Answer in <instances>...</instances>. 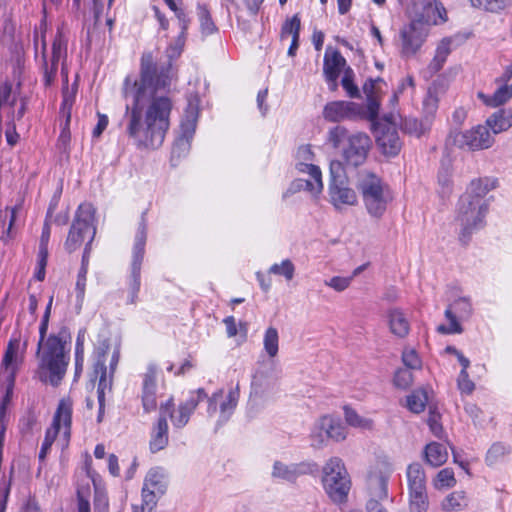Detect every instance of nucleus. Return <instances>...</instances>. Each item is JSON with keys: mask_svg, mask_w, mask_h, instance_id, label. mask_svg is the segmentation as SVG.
<instances>
[{"mask_svg": "<svg viewBox=\"0 0 512 512\" xmlns=\"http://www.w3.org/2000/svg\"><path fill=\"white\" fill-rule=\"evenodd\" d=\"M186 36L179 35L166 49L169 61L177 59L184 48ZM168 67L159 68L151 52L140 60L139 78L128 75L122 94L126 101L121 122L126 135L139 149H157L162 146L170 127L172 100L164 93L171 84Z\"/></svg>", "mask_w": 512, "mask_h": 512, "instance_id": "nucleus-1", "label": "nucleus"}, {"mask_svg": "<svg viewBox=\"0 0 512 512\" xmlns=\"http://www.w3.org/2000/svg\"><path fill=\"white\" fill-rule=\"evenodd\" d=\"M71 334L66 326L48 335L46 341L38 343L36 374L42 383L57 387L63 380L70 361Z\"/></svg>", "mask_w": 512, "mask_h": 512, "instance_id": "nucleus-2", "label": "nucleus"}, {"mask_svg": "<svg viewBox=\"0 0 512 512\" xmlns=\"http://www.w3.org/2000/svg\"><path fill=\"white\" fill-rule=\"evenodd\" d=\"M66 56L67 40L64 35L58 31L53 40L52 54L49 61L47 60L45 53H43L44 84L45 86H50L54 82L58 70V64L61 61V74L64 78L65 86L62 89V103L59 114L63 120L71 121V112L76 98L77 85L73 84L71 88L68 87V71L64 64Z\"/></svg>", "mask_w": 512, "mask_h": 512, "instance_id": "nucleus-3", "label": "nucleus"}, {"mask_svg": "<svg viewBox=\"0 0 512 512\" xmlns=\"http://www.w3.org/2000/svg\"><path fill=\"white\" fill-rule=\"evenodd\" d=\"M328 143L338 149L349 166L358 167L366 159L371 147L369 136L363 132H350L346 127L337 125L328 131Z\"/></svg>", "mask_w": 512, "mask_h": 512, "instance_id": "nucleus-4", "label": "nucleus"}, {"mask_svg": "<svg viewBox=\"0 0 512 512\" xmlns=\"http://www.w3.org/2000/svg\"><path fill=\"white\" fill-rule=\"evenodd\" d=\"M357 189L361 194L367 213L377 220L381 219L393 200L389 185L375 173L364 170L359 173Z\"/></svg>", "mask_w": 512, "mask_h": 512, "instance_id": "nucleus-5", "label": "nucleus"}, {"mask_svg": "<svg viewBox=\"0 0 512 512\" xmlns=\"http://www.w3.org/2000/svg\"><path fill=\"white\" fill-rule=\"evenodd\" d=\"M488 202L473 201L468 196H461L458 202L456 222L460 225L459 240L466 245L475 230L482 228L488 213Z\"/></svg>", "mask_w": 512, "mask_h": 512, "instance_id": "nucleus-6", "label": "nucleus"}, {"mask_svg": "<svg viewBox=\"0 0 512 512\" xmlns=\"http://www.w3.org/2000/svg\"><path fill=\"white\" fill-rule=\"evenodd\" d=\"M322 484L329 498L335 503L346 501L351 481L343 461L338 457L330 458L322 469Z\"/></svg>", "mask_w": 512, "mask_h": 512, "instance_id": "nucleus-7", "label": "nucleus"}, {"mask_svg": "<svg viewBox=\"0 0 512 512\" xmlns=\"http://www.w3.org/2000/svg\"><path fill=\"white\" fill-rule=\"evenodd\" d=\"M94 215L95 209L91 204L84 203L78 207L64 243V248L68 253L80 248L86 237H89L88 242L93 241L96 234Z\"/></svg>", "mask_w": 512, "mask_h": 512, "instance_id": "nucleus-8", "label": "nucleus"}, {"mask_svg": "<svg viewBox=\"0 0 512 512\" xmlns=\"http://www.w3.org/2000/svg\"><path fill=\"white\" fill-rule=\"evenodd\" d=\"M146 212L141 215L137 232L135 234V241L133 245L131 271L128 280V304H136L138 301V293L141 286V266L145 254V245L147 240V220Z\"/></svg>", "mask_w": 512, "mask_h": 512, "instance_id": "nucleus-9", "label": "nucleus"}, {"mask_svg": "<svg viewBox=\"0 0 512 512\" xmlns=\"http://www.w3.org/2000/svg\"><path fill=\"white\" fill-rule=\"evenodd\" d=\"M72 411H73V402L72 400L67 398H62L56 409V412L53 417V421L51 426L47 429L45 433V438L42 443L39 459L44 460L47 453L49 452L53 442L55 441L57 435L62 430L64 439L66 441L69 440L71 435V423H72Z\"/></svg>", "mask_w": 512, "mask_h": 512, "instance_id": "nucleus-10", "label": "nucleus"}, {"mask_svg": "<svg viewBox=\"0 0 512 512\" xmlns=\"http://www.w3.org/2000/svg\"><path fill=\"white\" fill-rule=\"evenodd\" d=\"M329 195L331 203L337 208L343 205H355L357 195L355 191L348 186L347 176L343 163L339 160L330 162V182Z\"/></svg>", "mask_w": 512, "mask_h": 512, "instance_id": "nucleus-11", "label": "nucleus"}, {"mask_svg": "<svg viewBox=\"0 0 512 512\" xmlns=\"http://www.w3.org/2000/svg\"><path fill=\"white\" fill-rule=\"evenodd\" d=\"M314 153L310 145H302L296 152V169L299 173L307 174L310 179L305 180V188L312 193H320L323 190L322 173L319 166L311 163Z\"/></svg>", "mask_w": 512, "mask_h": 512, "instance_id": "nucleus-12", "label": "nucleus"}, {"mask_svg": "<svg viewBox=\"0 0 512 512\" xmlns=\"http://www.w3.org/2000/svg\"><path fill=\"white\" fill-rule=\"evenodd\" d=\"M453 143L461 149L478 151L490 148L495 140L485 125H476L469 130L451 135Z\"/></svg>", "mask_w": 512, "mask_h": 512, "instance_id": "nucleus-13", "label": "nucleus"}, {"mask_svg": "<svg viewBox=\"0 0 512 512\" xmlns=\"http://www.w3.org/2000/svg\"><path fill=\"white\" fill-rule=\"evenodd\" d=\"M205 399H207V414L209 417L216 414L219 405L218 425H222L229 420L238 404L239 385L237 384L235 388L231 389L225 398L223 389H218L211 396L207 395Z\"/></svg>", "mask_w": 512, "mask_h": 512, "instance_id": "nucleus-14", "label": "nucleus"}, {"mask_svg": "<svg viewBox=\"0 0 512 512\" xmlns=\"http://www.w3.org/2000/svg\"><path fill=\"white\" fill-rule=\"evenodd\" d=\"M347 437V429L340 419L330 415L322 416L311 433L312 445L322 446L326 439L341 442Z\"/></svg>", "mask_w": 512, "mask_h": 512, "instance_id": "nucleus-15", "label": "nucleus"}, {"mask_svg": "<svg viewBox=\"0 0 512 512\" xmlns=\"http://www.w3.org/2000/svg\"><path fill=\"white\" fill-rule=\"evenodd\" d=\"M472 315V305L470 301L461 297L451 303L445 310V317L449 324H441L437 331L441 334H460L463 332L461 321L467 320Z\"/></svg>", "mask_w": 512, "mask_h": 512, "instance_id": "nucleus-16", "label": "nucleus"}, {"mask_svg": "<svg viewBox=\"0 0 512 512\" xmlns=\"http://www.w3.org/2000/svg\"><path fill=\"white\" fill-rule=\"evenodd\" d=\"M376 144L385 155L395 156L399 153L402 142L396 124L385 118L373 125Z\"/></svg>", "mask_w": 512, "mask_h": 512, "instance_id": "nucleus-17", "label": "nucleus"}, {"mask_svg": "<svg viewBox=\"0 0 512 512\" xmlns=\"http://www.w3.org/2000/svg\"><path fill=\"white\" fill-rule=\"evenodd\" d=\"M428 35L426 25L421 24L419 21H410L404 25L399 33L401 40V54L405 57L415 55Z\"/></svg>", "mask_w": 512, "mask_h": 512, "instance_id": "nucleus-18", "label": "nucleus"}, {"mask_svg": "<svg viewBox=\"0 0 512 512\" xmlns=\"http://www.w3.org/2000/svg\"><path fill=\"white\" fill-rule=\"evenodd\" d=\"M206 397L207 393L203 388L191 391L188 399L180 403L177 409H175V404L173 403V406L165 413V417L169 416L174 428L182 429L188 424L191 415L199 403Z\"/></svg>", "mask_w": 512, "mask_h": 512, "instance_id": "nucleus-19", "label": "nucleus"}, {"mask_svg": "<svg viewBox=\"0 0 512 512\" xmlns=\"http://www.w3.org/2000/svg\"><path fill=\"white\" fill-rule=\"evenodd\" d=\"M363 113L362 104L352 101H331L323 109V117L329 122L357 121Z\"/></svg>", "mask_w": 512, "mask_h": 512, "instance_id": "nucleus-20", "label": "nucleus"}, {"mask_svg": "<svg viewBox=\"0 0 512 512\" xmlns=\"http://www.w3.org/2000/svg\"><path fill=\"white\" fill-rule=\"evenodd\" d=\"M173 406V396H169L159 406V417L151 432L149 448L152 453L163 450L169 442L168 422L165 413Z\"/></svg>", "mask_w": 512, "mask_h": 512, "instance_id": "nucleus-21", "label": "nucleus"}, {"mask_svg": "<svg viewBox=\"0 0 512 512\" xmlns=\"http://www.w3.org/2000/svg\"><path fill=\"white\" fill-rule=\"evenodd\" d=\"M157 374V366L151 363L142 375L141 401L146 413L155 411L157 408Z\"/></svg>", "mask_w": 512, "mask_h": 512, "instance_id": "nucleus-22", "label": "nucleus"}, {"mask_svg": "<svg viewBox=\"0 0 512 512\" xmlns=\"http://www.w3.org/2000/svg\"><path fill=\"white\" fill-rule=\"evenodd\" d=\"M315 470H317L315 463L301 462L285 464L281 461H275L273 464L272 477L294 483L300 476L310 474Z\"/></svg>", "mask_w": 512, "mask_h": 512, "instance_id": "nucleus-23", "label": "nucleus"}, {"mask_svg": "<svg viewBox=\"0 0 512 512\" xmlns=\"http://www.w3.org/2000/svg\"><path fill=\"white\" fill-rule=\"evenodd\" d=\"M21 340L19 336H13L6 347L1 361V367L6 380L15 381L16 374L23 361V355L20 352Z\"/></svg>", "mask_w": 512, "mask_h": 512, "instance_id": "nucleus-24", "label": "nucleus"}, {"mask_svg": "<svg viewBox=\"0 0 512 512\" xmlns=\"http://www.w3.org/2000/svg\"><path fill=\"white\" fill-rule=\"evenodd\" d=\"M390 471L374 469L367 478V489L370 499L384 500L388 497V481Z\"/></svg>", "mask_w": 512, "mask_h": 512, "instance_id": "nucleus-25", "label": "nucleus"}, {"mask_svg": "<svg viewBox=\"0 0 512 512\" xmlns=\"http://www.w3.org/2000/svg\"><path fill=\"white\" fill-rule=\"evenodd\" d=\"M390 332L398 337L405 338L410 332V320L407 314L398 307L391 308L386 313Z\"/></svg>", "mask_w": 512, "mask_h": 512, "instance_id": "nucleus-26", "label": "nucleus"}, {"mask_svg": "<svg viewBox=\"0 0 512 512\" xmlns=\"http://www.w3.org/2000/svg\"><path fill=\"white\" fill-rule=\"evenodd\" d=\"M199 114V99L191 97L188 99V105L180 124V136L186 139H192L196 130Z\"/></svg>", "mask_w": 512, "mask_h": 512, "instance_id": "nucleus-27", "label": "nucleus"}, {"mask_svg": "<svg viewBox=\"0 0 512 512\" xmlns=\"http://www.w3.org/2000/svg\"><path fill=\"white\" fill-rule=\"evenodd\" d=\"M434 2L435 0H411L407 6V14L411 21H419L424 25L436 22L435 18L431 16Z\"/></svg>", "mask_w": 512, "mask_h": 512, "instance_id": "nucleus-28", "label": "nucleus"}, {"mask_svg": "<svg viewBox=\"0 0 512 512\" xmlns=\"http://www.w3.org/2000/svg\"><path fill=\"white\" fill-rule=\"evenodd\" d=\"M498 181L495 178L483 177L470 182L466 193L463 196L470 197L473 201L487 202L484 197L491 190L497 187Z\"/></svg>", "mask_w": 512, "mask_h": 512, "instance_id": "nucleus-29", "label": "nucleus"}, {"mask_svg": "<svg viewBox=\"0 0 512 512\" xmlns=\"http://www.w3.org/2000/svg\"><path fill=\"white\" fill-rule=\"evenodd\" d=\"M485 126L493 134H499L512 127V107L495 111L485 121Z\"/></svg>", "mask_w": 512, "mask_h": 512, "instance_id": "nucleus-30", "label": "nucleus"}, {"mask_svg": "<svg viewBox=\"0 0 512 512\" xmlns=\"http://www.w3.org/2000/svg\"><path fill=\"white\" fill-rule=\"evenodd\" d=\"M346 68V60L338 50L331 54L325 53L323 63V73L325 79L339 78L340 72Z\"/></svg>", "mask_w": 512, "mask_h": 512, "instance_id": "nucleus-31", "label": "nucleus"}, {"mask_svg": "<svg viewBox=\"0 0 512 512\" xmlns=\"http://www.w3.org/2000/svg\"><path fill=\"white\" fill-rule=\"evenodd\" d=\"M477 97L489 107H498L512 98V85L503 84L501 85L492 96H489L483 92H478Z\"/></svg>", "mask_w": 512, "mask_h": 512, "instance_id": "nucleus-32", "label": "nucleus"}, {"mask_svg": "<svg viewBox=\"0 0 512 512\" xmlns=\"http://www.w3.org/2000/svg\"><path fill=\"white\" fill-rule=\"evenodd\" d=\"M424 457L429 465L439 467L447 461L448 452L443 444L431 442L424 449Z\"/></svg>", "mask_w": 512, "mask_h": 512, "instance_id": "nucleus-33", "label": "nucleus"}, {"mask_svg": "<svg viewBox=\"0 0 512 512\" xmlns=\"http://www.w3.org/2000/svg\"><path fill=\"white\" fill-rule=\"evenodd\" d=\"M453 39L450 37L443 38L438 44L434 58L431 60L428 65V69L432 73H436L443 68L444 63L447 60L448 55L451 53Z\"/></svg>", "mask_w": 512, "mask_h": 512, "instance_id": "nucleus-34", "label": "nucleus"}, {"mask_svg": "<svg viewBox=\"0 0 512 512\" xmlns=\"http://www.w3.org/2000/svg\"><path fill=\"white\" fill-rule=\"evenodd\" d=\"M120 359V348L115 347L113 350L110 363H109V378L107 377V368L99 369L98 374H100L98 389L106 392V390L110 391L112 387V377L114 372L116 371L117 365Z\"/></svg>", "mask_w": 512, "mask_h": 512, "instance_id": "nucleus-35", "label": "nucleus"}, {"mask_svg": "<svg viewBox=\"0 0 512 512\" xmlns=\"http://www.w3.org/2000/svg\"><path fill=\"white\" fill-rule=\"evenodd\" d=\"M409 490L426 489V475L420 463H412L407 468Z\"/></svg>", "mask_w": 512, "mask_h": 512, "instance_id": "nucleus-36", "label": "nucleus"}, {"mask_svg": "<svg viewBox=\"0 0 512 512\" xmlns=\"http://www.w3.org/2000/svg\"><path fill=\"white\" fill-rule=\"evenodd\" d=\"M17 209L14 208H6L4 213V218H0V241L7 243L9 240L14 238V233L12 231V227L14 225L16 219ZM0 217H2V211H0Z\"/></svg>", "mask_w": 512, "mask_h": 512, "instance_id": "nucleus-37", "label": "nucleus"}, {"mask_svg": "<svg viewBox=\"0 0 512 512\" xmlns=\"http://www.w3.org/2000/svg\"><path fill=\"white\" fill-rule=\"evenodd\" d=\"M143 487L145 491L151 490L163 495L166 490V484L162 470L159 468L150 469L145 477Z\"/></svg>", "mask_w": 512, "mask_h": 512, "instance_id": "nucleus-38", "label": "nucleus"}, {"mask_svg": "<svg viewBox=\"0 0 512 512\" xmlns=\"http://www.w3.org/2000/svg\"><path fill=\"white\" fill-rule=\"evenodd\" d=\"M468 506V498L463 491H454L442 501L441 507L446 512L461 511Z\"/></svg>", "mask_w": 512, "mask_h": 512, "instance_id": "nucleus-39", "label": "nucleus"}, {"mask_svg": "<svg viewBox=\"0 0 512 512\" xmlns=\"http://www.w3.org/2000/svg\"><path fill=\"white\" fill-rule=\"evenodd\" d=\"M15 381L6 380L5 394L0 400V426H8L10 421L9 405L11 404L13 397Z\"/></svg>", "mask_w": 512, "mask_h": 512, "instance_id": "nucleus-40", "label": "nucleus"}, {"mask_svg": "<svg viewBox=\"0 0 512 512\" xmlns=\"http://www.w3.org/2000/svg\"><path fill=\"white\" fill-rule=\"evenodd\" d=\"M428 506L427 489L409 490L410 512H427Z\"/></svg>", "mask_w": 512, "mask_h": 512, "instance_id": "nucleus-41", "label": "nucleus"}, {"mask_svg": "<svg viewBox=\"0 0 512 512\" xmlns=\"http://www.w3.org/2000/svg\"><path fill=\"white\" fill-rule=\"evenodd\" d=\"M264 351L270 358H275L279 351V334L275 327H268L263 337Z\"/></svg>", "mask_w": 512, "mask_h": 512, "instance_id": "nucleus-42", "label": "nucleus"}, {"mask_svg": "<svg viewBox=\"0 0 512 512\" xmlns=\"http://www.w3.org/2000/svg\"><path fill=\"white\" fill-rule=\"evenodd\" d=\"M111 344L108 338H103L98 340L97 345L95 346L93 356L95 358L94 363V372L97 375L99 369L106 368V356L110 350Z\"/></svg>", "mask_w": 512, "mask_h": 512, "instance_id": "nucleus-43", "label": "nucleus"}, {"mask_svg": "<svg viewBox=\"0 0 512 512\" xmlns=\"http://www.w3.org/2000/svg\"><path fill=\"white\" fill-rule=\"evenodd\" d=\"M345 420L348 425L363 430H372L374 423L371 419L360 416L354 409L344 407Z\"/></svg>", "mask_w": 512, "mask_h": 512, "instance_id": "nucleus-44", "label": "nucleus"}, {"mask_svg": "<svg viewBox=\"0 0 512 512\" xmlns=\"http://www.w3.org/2000/svg\"><path fill=\"white\" fill-rule=\"evenodd\" d=\"M380 96L372 97L370 96L366 98V106L362 104L363 113L359 116V120H369L372 122V126L374 123L379 122L378 115L380 110Z\"/></svg>", "mask_w": 512, "mask_h": 512, "instance_id": "nucleus-45", "label": "nucleus"}, {"mask_svg": "<svg viewBox=\"0 0 512 512\" xmlns=\"http://www.w3.org/2000/svg\"><path fill=\"white\" fill-rule=\"evenodd\" d=\"M197 15L200 21L201 32L203 34L211 35L217 30V27L206 4L199 3L197 5Z\"/></svg>", "mask_w": 512, "mask_h": 512, "instance_id": "nucleus-46", "label": "nucleus"}, {"mask_svg": "<svg viewBox=\"0 0 512 512\" xmlns=\"http://www.w3.org/2000/svg\"><path fill=\"white\" fill-rule=\"evenodd\" d=\"M511 452V447L502 442L494 443L486 454V463L488 465H494L502 461Z\"/></svg>", "mask_w": 512, "mask_h": 512, "instance_id": "nucleus-47", "label": "nucleus"}, {"mask_svg": "<svg viewBox=\"0 0 512 512\" xmlns=\"http://www.w3.org/2000/svg\"><path fill=\"white\" fill-rule=\"evenodd\" d=\"M354 71L351 67L347 66L344 69V74L341 80V85L343 89L346 91L347 95L350 98H361L360 90L358 86L354 83Z\"/></svg>", "mask_w": 512, "mask_h": 512, "instance_id": "nucleus-48", "label": "nucleus"}, {"mask_svg": "<svg viewBox=\"0 0 512 512\" xmlns=\"http://www.w3.org/2000/svg\"><path fill=\"white\" fill-rule=\"evenodd\" d=\"M427 394L424 390H416L407 396V407L413 413H421L427 404Z\"/></svg>", "mask_w": 512, "mask_h": 512, "instance_id": "nucleus-49", "label": "nucleus"}, {"mask_svg": "<svg viewBox=\"0 0 512 512\" xmlns=\"http://www.w3.org/2000/svg\"><path fill=\"white\" fill-rule=\"evenodd\" d=\"M429 128V123H424L414 117H406L402 121L404 132L420 137Z\"/></svg>", "mask_w": 512, "mask_h": 512, "instance_id": "nucleus-50", "label": "nucleus"}, {"mask_svg": "<svg viewBox=\"0 0 512 512\" xmlns=\"http://www.w3.org/2000/svg\"><path fill=\"white\" fill-rule=\"evenodd\" d=\"M474 7L489 12H499L512 5V0H470Z\"/></svg>", "mask_w": 512, "mask_h": 512, "instance_id": "nucleus-51", "label": "nucleus"}, {"mask_svg": "<svg viewBox=\"0 0 512 512\" xmlns=\"http://www.w3.org/2000/svg\"><path fill=\"white\" fill-rule=\"evenodd\" d=\"M300 30H301V20L298 14H295L291 18L287 19L282 27H281V33L280 37L283 40L284 38L288 37L289 35L293 37H300Z\"/></svg>", "mask_w": 512, "mask_h": 512, "instance_id": "nucleus-52", "label": "nucleus"}, {"mask_svg": "<svg viewBox=\"0 0 512 512\" xmlns=\"http://www.w3.org/2000/svg\"><path fill=\"white\" fill-rule=\"evenodd\" d=\"M269 273L274 275L283 276L287 281L293 279L295 274V266L291 260L285 259L280 264H273L269 268Z\"/></svg>", "mask_w": 512, "mask_h": 512, "instance_id": "nucleus-53", "label": "nucleus"}, {"mask_svg": "<svg viewBox=\"0 0 512 512\" xmlns=\"http://www.w3.org/2000/svg\"><path fill=\"white\" fill-rule=\"evenodd\" d=\"M48 255H49L48 248L39 246L38 253H37L36 270L34 273V278L37 281H43L45 279Z\"/></svg>", "mask_w": 512, "mask_h": 512, "instance_id": "nucleus-54", "label": "nucleus"}, {"mask_svg": "<svg viewBox=\"0 0 512 512\" xmlns=\"http://www.w3.org/2000/svg\"><path fill=\"white\" fill-rule=\"evenodd\" d=\"M439 98L437 89L432 86L428 89L427 94L423 100V111L427 116H433L438 109Z\"/></svg>", "mask_w": 512, "mask_h": 512, "instance_id": "nucleus-55", "label": "nucleus"}, {"mask_svg": "<svg viewBox=\"0 0 512 512\" xmlns=\"http://www.w3.org/2000/svg\"><path fill=\"white\" fill-rule=\"evenodd\" d=\"M94 512H109V499L107 493L101 489H95Z\"/></svg>", "mask_w": 512, "mask_h": 512, "instance_id": "nucleus-56", "label": "nucleus"}, {"mask_svg": "<svg viewBox=\"0 0 512 512\" xmlns=\"http://www.w3.org/2000/svg\"><path fill=\"white\" fill-rule=\"evenodd\" d=\"M455 483L454 472L451 468H444L438 472L436 478L437 487H452Z\"/></svg>", "mask_w": 512, "mask_h": 512, "instance_id": "nucleus-57", "label": "nucleus"}, {"mask_svg": "<svg viewBox=\"0 0 512 512\" xmlns=\"http://www.w3.org/2000/svg\"><path fill=\"white\" fill-rule=\"evenodd\" d=\"M402 361L407 369L421 368V360L414 349H405L402 353Z\"/></svg>", "mask_w": 512, "mask_h": 512, "instance_id": "nucleus-58", "label": "nucleus"}, {"mask_svg": "<svg viewBox=\"0 0 512 512\" xmlns=\"http://www.w3.org/2000/svg\"><path fill=\"white\" fill-rule=\"evenodd\" d=\"M413 381V375L409 369H398L394 375V384L401 388H408Z\"/></svg>", "mask_w": 512, "mask_h": 512, "instance_id": "nucleus-59", "label": "nucleus"}, {"mask_svg": "<svg viewBox=\"0 0 512 512\" xmlns=\"http://www.w3.org/2000/svg\"><path fill=\"white\" fill-rule=\"evenodd\" d=\"M380 84H384V81L382 78L378 77L376 79H373V78L367 79L365 81V83L363 84V92H364L366 98H368L369 96H370V98L380 96L379 95Z\"/></svg>", "mask_w": 512, "mask_h": 512, "instance_id": "nucleus-60", "label": "nucleus"}, {"mask_svg": "<svg viewBox=\"0 0 512 512\" xmlns=\"http://www.w3.org/2000/svg\"><path fill=\"white\" fill-rule=\"evenodd\" d=\"M190 141L191 139H186L185 137L179 136L172 148V159L180 158L181 156L186 155L190 150Z\"/></svg>", "mask_w": 512, "mask_h": 512, "instance_id": "nucleus-61", "label": "nucleus"}, {"mask_svg": "<svg viewBox=\"0 0 512 512\" xmlns=\"http://www.w3.org/2000/svg\"><path fill=\"white\" fill-rule=\"evenodd\" d=\"M458 388L461 393L471 394L475 389L474 382L469 378L467 370H461L457 379Z\"/></svg>", "mask_w": 512, "mask_h": 512, "instance_id": "nucleus-62", "label": "nucleus"}, {"mask_svg": "<svg viewBox=\"0 0 512 512\" xmlns=\"http://www.w3.org/2000/svg\"><path fill=\"white\" fill-rule=\"evenodd\" d=\"M351 282L352 277L334 276L330 280L325 281V285L337 292H342L350 286Z\"/></svg>", "mask_w": 512, "mask_h": 512, "instance_id": "nucleus-63", "label": "nucleus"}, {"mask_svg": "<svg viewBox=\"0 0 512 512\" xmlns=\"http://www.w3.org/2000/svg\"><path fill=\"white\" fill-rule=\"evenodd\" d=\"M427 424L430 428V431L436 436L437 438H442L443 436V427L440 423V414L436 412H430Z\"/></svg>", "mask_w": 512, "mask_h": 512, "instance_id": "nucleus-64", "label": "nucleus"}]
</instances>
